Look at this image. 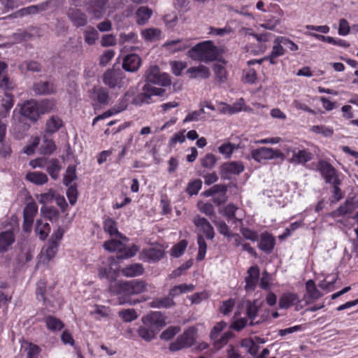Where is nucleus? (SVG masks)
Listing matches in <instances>:
<instances>
[{"label":"nucleus","instance_id":"f257e3e1","mask_svg":"<svg viewBox=\"0 0 358 358\" xmlns=\"http://www.w3.org/2000/svg\"><path fill=\"white\" fill-rule=\"evenodd\" d=\"M148 284L143 280L135 279L128 281H119L114 285L115 292L120 295V304L136 305L140 301L131 298L145 292L147 290Z\"/></svg>","mask_w":358,"mask_h":358},{"label":"nucleus","instance_id":"f03ea898","mask_svg":"<svg viewBox=\"0 0 358 358\" xmlns=\"http://www.w3.org/2000/svg\"><path fill=\"white\" fill-rule=\"evenodd\" d=\"M187 54L193 60L208 63L216 60L220 52L213 41H205L190 48Z\"/></svg>","mask_w":358,"mask_h":358},{"label":"nucleus","instance_id":"7ed1b4c3","mask_svg":"<svg viewBox=\"0 0 358 358\" xmlns=\"http://www.w3.org/2000/svg\"><path fill=\"white\" fill-rule=\"evenodd\" d=\"M316 170L320 172L326 184L337 183V181L341 180V173L326 160L320 159L317 162Z\"/></svg>","mask_w":358,"mask_h":358},{"label":"nucleus","instance_id":"20e7f679","mask_svg":"<svg viewBox=\"0 0 358 358\" xmlns=\"http://www.w3.org/2000/svg\"><path fill=\"white\" fill-rule=\"evenodd\" d=\"M76 169L74 165H69L66 171L63 179V183L68 187L66 196L71 205H74L77 201L78 191L75 184L72 182L77 178Z\"/></svg>","mask_w":358,"mask_h":358},{"label":"nucleus","instance_id":"39448f33","mask_svg":"<svg viewBox=\"0 0 358 358\" xmlns=\"http://www.w3.org/2000/svg\"><path fill=\"white\" fill-rule=\"evenodd\" d=\"M45 112L39 108L38 102L34 99L25 101L21 105L20 110L21 115L32 122H36L41 114Z\"/></svg>","mask_w":358,"mask_h":358},{"label":"nucleus","instance_id":"423d86ee","mask_svg":"<svg viewBox=\"0 0 358 358\" xmlns=\"http://www.w3.org/2000/svg\"><path fill=\"white\" fill-rule=\"evenodd\" d=\"M147 84L152 83L163 87L169 86L171 80L169 74L161 73L159 68L155 65L152 66L145 73Z\"/></svg>","mask_w":358,"mask_h":358},{"label":"nucleus","instance_id":"0eeeda50","mask_svg":"<svg viewBox=\"0 0 358 358\" xmlns=\"http://www.w3.org/2000/svg\"><path fill=\"white\" fill-rule=\"evenodd\" d=\"M251 157L257 162L278 158H280L282 160L284 159V154L280 150L266 147L252 150Z\"/></svg>","mask_w":358,"mask_h":358},{"label":"nucleus","instance_id":"6e6552de","mask_svg":"<svg viewBox=\"0 0 358 358\" xmlns=\"http://www.w3.org/2000/svg\"><path fill=\"white\" fill-rule=\"evenodd\" d=\"M244 171L241 162L233 161L224 162L220 166V175L223 180H230L233 175L238 176Z\"/></svg>","mask_w":358,"mask_h":358},{"label":"nucleus","instance_id":"1a4fd4ad","mask_svg":"<svg viewBox=\"0 0 358 358\" xmlns=\"http://www.w3.org/2000/svg\"><path fill=\"white\" fill-rule=\"evenodd\" d=\"M124 78V73L120 69H107L102 76V80L105 85L111 89L116 87H121L122 80Z\"/></svg>","mask_w":358,"mask_h":358},{"label":"nucleus","instance_id":"9d476101","mask_svg":"<svg viewBox=\"0 0 358 358\" xmlns=\"http://www.w3.org/2000/svg\"><path fill=\"white\" fill-rule=\"evenodd\" d=\"M34 167H46V171L53 180H57L59 177V173L61 169L59 162L57 159H52L47 161L39 158L31 162Z\"/></svg>","mask_w":358,"mask_h":358},{"label":"nucleus","instance_id":"9b49d317","mask_svg":"<svg viewBox=\"0 0 358 358\" xmlns=\"http://www.w3.org/2000/svg\"><path fill=\"white\" fill-rule=\"evenodd\" d=\"M143 324H147L159 331L166 323L165 317L159 311H153L142 317Z\"/></svg>","mask_w":358,"mask_h":358},{"label":"nucleus","instance_id":"f8f14e48","mask_svg":"<svg viewBox=\"0 0 358 358\" xmlns=\"http://www.w3.org/2000/svg\"><path fill=\"white\" fill-rule=\"evenodd\" d=\"M313 157L314 155L311 152L303 148L302 145H299L294 155L288 158V162L292 164L305 166L307 162L313 159Z\"/></svg>","mask_w":358,"mask_h":358},{"label":"nucleus","instance_id":"ddd939ff","mask_svg":"<svg viewBox=\"0 0 358 358\" xmlns=\"http://www.w3.org/2000/svg\"><path fill=\"white\" fill-rule=\"evenodd\" d=\"M115 262L113 257H108L102 261L103 266H99V276L101 278H106L109 281H113L115 278V274L112 268L113 264Z\"/></svg>","mask_w":358,"mask_h":358},{"label":"nucleus","instance_id":"4468645a","mask_svg":"<svg viewBox=\"0 0 358 358\" xmlns=\"http://www.w3.org/2000/svg\"><path fill=\"white\" fill-rule=\"evenodd\" d=\"M141 65V57L134 53L126 55L123 59L122 68L128 72H136Z\"/></svg>","mask_w":358,"mask_h":358},{"label":"nucleus","instance_id":"2eb2a0df","mask_svg":"<svg viewBox=\"0 0 358 358\" xmlns=\"http://www.w3.org/2000/svg\"><path fill=\"white\" fill-rule=\"evenodd\" d=\"M275 244V238L268 232L265 231L260 235L258 248L266 254L272 252Z\"/></svg>","mask_w":358,"mask_h":358},{"label":"nucleus","instance_id":"dca6fc26","mask_svg":"<svg viewBox=\"0 0 358 358\" xmlns=\"http://www.w3.org/2000/svg\"><path fill=\"white\" fill-rule=\"evenodd\" d=\"M163 47L171 53L183 51L189 47V41L187 39L178 38L176 40L167 41L163 44Z\"/></svg>","mask_w":358,"mask_h":358},{"label":"nucleus","instance_id":"f3484780","mask_svg":"<svg viewBox=\"0 0 358 358\" xmlns=\"http://www.w3.org/2000/svg\"><path fill=\"white\" fill-rule=\"evenodd\" d=\"M280 36L275 38L273 41V46L272 48L271 53L265 57L267 61L272 65L277 64L275 59L280 56H282L285 53V49L283 48V44L280 43Z\"/></svg>","mask_w":358,"mask_h":358},{"label":"nucleus","instance_id":"a211bd4d","mask_svg":"<svg viewBox=\"0 0 358 358\" xmlns=\"http://www.w3.org/2000/svg\"><path fill=\"white\" fill-rule=\"evenodd\" d=\"M93 101L92 106L94 110H96L98 108H101L103 106L108 105L109 101L108 91L103 87H99L96 92H94Z\"/></svg>","mask_w":358,"mask_h":358},{"label":"nucleus","instance_id":"6ab92c4d","mask_svg":"<svg viewBox=\"0 0 358 358\" xmlns=\"http://www.w3.org/2000/svg\"><path fill=\"white\" fill-rule=\"evenodd\" d=\"M32 90L36 95L50 94L56 92L55 85L50 81H40L35 83Z\"/></svg>","mask_w":358,"mask_h":358},{"label":"nucleus","instance_id":"aec40b11","mask_svg":"<svg viewBox=\"0 0 358 358\" xmlns=\"http://www.w3.org/2000/svg\"><path fill=\"white\" fill-rule=\"evenodd\" d=\"M15 237L10 230L0 233V253L6 252L14 243Z\"/></svg>","mask_w":358,"mask_h":358},{"label":"nucleus","instance_id":"412c9836","mask_svg":"<svg viewBox=\"0 0 358 358\" xmlns=\"http://www.w3.org/2000/svg\"><path fill=\"white\" fill-rule=\"evenodd\" d=\"M194 224L201 229L208 239L212 240L214 238L215 231L213 227L207 219L197 216L194 219Z\"/></svg>","mask_w":358,"mask_h":358},{"label":"nucleus","instance_id":"4be33fe9","mask_svg":"<svg viewBox=\"0 0 358 358\" xmlns=\"http://www.w3.org/2000/svg\"><path fill=\"white\" fill-rule=\"evenodd\" d=\"M68 16L76 27L84 26L87 23L86 15L77 8H69Z\"/></svg>","mask_w":358,"mask_h":358},{"label":"nucleus","instance_id":"5701e85b","mask_svg":"<svg viewBox=\"0 0 358 358\" xmlns=\"http://www.w3.org/2000/svg\"><path fill=\"white\" fill-rule=\"evenodd\" d=\"M103 228L106 232L108 233L110 236H116L123 241L127 242L129 238L120 233L117 230L116 222L111 218H108L104 221Z\"/></svg>","mask_w":358,"mask_h":358},{"label":"nucleus","instance_id":"b1692460","mask_svg":"<svg viewBox=\"0 0 358 358\" xmlns=\"http://www.w3.org/2000/svg\"><path fill=\"white\" fill-rule=\"evenodd\" d=\"M357 208L358 201L355 198H348L345 203L338 208L337 212L339 215L343 216L352 213Z\"/></svg>","mask_w":358,"mask_h":358},{"label":"nucleus","instance_id":"393cba45","mask_svg":"<svg viewBox=\"0 0 358 358\" xmlns=\"http://www.w3.org/2000/svg\"><path fill=\"white\" fill-rule=\"evenodd\" d=\"M137 332L138 336L146 342H150L155 338L156 335L159 333L156 329L147 324L139 327Z\"/></svg>","mask_w":358,"mask_h":358},{"label":"nucleus","instance_id":"a878e982","mask_svg":"<svg viewBox=\"0 0 358 358\" xmlns=\"http://www.w3.org/2000/svg\"><path fill=\"white\" fill-rule=\"evenodd\" d=\"M175 306V301L169 296L161 298H155L150 303V306L154 308H169Z\"/></svg>","mask_w":358,"mask_h":358},{"label":"nucleus","instance_id":"bb28decb","mask_svg":"<svg viewBox=\"0 0 358 358\" xmlns=\"http://www.w3.org/2000/svg\"><path fill=\"white\" fill-rule=\"evenodd\" d=\"M144 268L141 264H130L122 269V274L125 277L132 278L142 275Z\"/></svg>","mask_w":358,"mask_h":358},{"label":"nucleus","instance_id":"cd10ccee","mask_svg":"<svg viewBox=\"0 0 358 358\" xmlns=\"http://www.w3.org/2000/svg\"><path fill=\"white\" fill-rule=\"evenodd\" d=\"M187 73H189L191 78H196L200 77L203 79H206L210 77V73L209 69L203 65H199L196 67H190L187 71Z\"/></svg>","mask_w":358,"mask_h":358},{"label":"nucleus","instance_id":"c85d7f7f","mask_svg":"<svg viewBox=\"0 0 358 358\" xmlns=\"http://www.w3.org/2000/svg\"><path fill=\"white\" fill-rule=\"evenodd\" d=\"M108 0H91V13L95 18H100L106 10V5Z\"/></svg>","mask_w":358,"mask_h":358},{"label":"nucleus","instance_id":"c756f323","mask_svg":"<svg viewBox=\"0 0 358 358\" xmlns=\"http://www.w3.org/2000/svg\"><path fill=\"white\" fill-rule=\"evenodd\" d=\"M150 94L149 93L148 84H145L143 87V92L138 94L131 101V103L135 106H141L143 103H150L151 102Z\"/></svg>","mask_w":358,"mask_h":358},{"label":"nucleus","instance_id":"7c9ffc66","mask_svg":"<svg viewBox=\"0 0 358 358\" xmlns=\"http://www.w3.org/2000/svg\"><path fill=\"white\" fill-rule=\"evenodd\" d=\"M62 126V120L58 116L53 115L46 122L45 132L50 134H55L58 131Z\"/></svg>","mask_w":358,"mask_h":358},{"label":"nucleus","instance_id":"2f4dec72","mask_svg":"<svg viewBox=\"0 0 358 358\" xmlns=\"http://www.w3.org/2000/svg\"><path fill=\"white\" fill-rule=\"evenodd\" d=\"M58 250V243L53 240H50L48 243L43 249V262L50 261L57 254Z\"/></svg>","mask_w":358,"mask_h":358},{"label":"nucleus","instance_id":"473e14b6","mask_svg":"<svg viewBox=\"0 0 358 358\" xmlns=\"http://www.w3.org/2000/svg\"><path fill=\"white\" fill-rule=\"evenodd\" d=\"M26 179L37 185H42L48 181L47 175L43 172H30L26 175Z\"/></svg>","mask_w":358,"mask_h":358},{"label":"nucleus","instance_id":"72a5a7b5","mask_svg":"<svg viewBox=\"0 0 358 358\" xmlns=\"http://www.w3.org/2000/svg\"><path fill=\"white\" fill-rule=\"evenodd\" d=\"M238 208L233 203L227 205L223 209V215L227 217L229 222L236 224L238 222L242 224V220L236 217V211Z\"/></svg>","mask_w":358,"mask_h":358},{"label":"nucleus","instance_id":"f704fd0d","mask_svg":"<svg viewBox=\"0 0 358 358\" xmlns=\"http://www.w3.org/2000/svg\"><path fill=\"white\" fill-rule=\"evenodd\" d=\"M50 227L48 223L43 222L42 220H37L36 222L35 232L39 238L44 241L48 236Z\"/></svg>","mask_w":358,"mask_h":358},{"label":"nucleus","instance_id":"c9c22d12","mask_svg":"<svg viewBox=\"0 0 358 358\" xmlns=\"http://www.w3.org/2000/svg\"><path fill=\"white\" fill-rule=\"evenodd\" d=\"M45 322L47 328L52 331H60L64 327L62 320L51 315H48L45 318Z\"/></svg>","mask_w":358,"mask_h":358},{"label":"nucleus","instance_id":"e433bc0d","mask_svg":"<svg viewBox=\"0 0 358 358\" xmlns=\"http://www.w3.org/2000/svg\"><path fill=\"white\" fill-rule=\"evenodd\" d=\"M143 253L148 259L153 262H158L164 256V250L156 248L145 249Z\"/></svg>","mask_w":358,"mask_h":358},{"label":"nucleus","instance_id":"4c0bfd02","mask_svg":"<svg viewBox=\"0 0 358 358\" xmlns=\"http://www.w3.org/2000/svg\"><path fill=\"white\" fill-rule=\"evenodd\" d=\"M178 337L185 348H189L194 345L196 341L195 330L193 328H189Z\"/></svg>","mask_w":358,"mask_h":358},{"label":"nucleus","instance_id":"58836bf2","mask_svg":"<svg viewBox=\"0 0 358 358\" xmlns=\"http://www.w3.org/2000/svg\"><path fill=\"white\" fill-rule=\"evenodd\" d=\"M337 183H332L331 186V196L330 197L331 203H336L341 200L344 196V192L341 189L340 186L342 184V180L337 181Z\"/></svg>","mask_w":358,"mask_h":358},{"label":"nucleus","instance_id":"ea45409f","mask_svg":"<svg viewBox=\"0 0 358 358\" xmlns=\"http://www.w3.org/2000/svg\"><path fill=\"white\" fill-rule=\"evenodd\" d=\"M152 14V10L150 8L146 6L140 7L136 11L137 23L141 25L145 24Z\"/></svg>","mask_w":358,"mask_h":358},{"label":"nucleus","instance_id":"a19ab883","mask_svg":"<svg viewBox=\"0 0 358 358\" xmlns=\"http://www.w3.org/2000/svg\"><path fill=\"white\" fill-rule=\"evenodd\" d=\"M222 62L223 64L216 63L213 66V70L215 73V78L220 83H222L227 80V71L224 66L226 62L224 60H222Z\"/></svg>","mask_w":358,"mask_h":358},{"label":"nucleus","instance_id":"79ce46f5","mask_svg":"<svg viewBox=\"0 0 358 358\" xmlns=\"http://www.w3.org/2000/svg\"><path fill=\"white\" fill-rule=\"evenodd\" d=\"M103 247L106 250L110 252L117 251V255H120L122 250L124 248V243L120 240L111 239L106 241Z\"/></svg>","mask_w":358,"mask_h":358},{"label":"nucleus","instance_id":"37998d69","mask_svg":"<svg viewBox=\"0 0 358 358\" xmlns=\"http://www.w3.org/2000/svg\"><path fill=\"white\" fill-rule=\"evenodd\" d=\"M38 210V206L34 202L28 203L23 210V218L24 220H28V222H33L34 217Z\"/></svg>","mask_w":358,"mask_h":358},{"label":"nucleus","instance_id":"c03bdc74","mask_svg":"<svg viewBox=\"0 0 358 358\" xmlns=\"http://www.w3.org/2000/svg\"><path fill=\"white\" fill-rule=\"evenodd\" d=\"M234 336V334L230 331H226L224 332L220 338L219 336L217 339H211L213 341V346L214 348L216 350H220L221 348H222L227 343L229 342V341Z\"/></svg>","mask_w":358,"mask_h":358},{"label":"nucleus","instance_id":"a18cd8bd","mask_svg":"<svg viewBox=\"0 0 358 358\" xmlns=\"http://www.w3.org/2000/svg\"><path fill=\"white\" fill-rule=\"evenodd\" d=\"M44 10L43 5L38 6H31L26 8H23L20 9L17 12L14 13L15 16L17 17H24L30 14L37 13L39 10Z\"/></svg>","mask_w":358,"mask_h":358},{"label":"nucleus","instance_id":"49530a36","mask_svg":"<svg viewBox=\"0 0 358 358\" xmlns=\"http://www.w3.org/2000/svg\"><path fill=\"white\" fill-rule=\"evenodd\" d=\"M109 312L110 310L108 308L94 305L93 308L91 310V315H94L97 320H100L101 318L107 319Z\"/></svg>","mask_w":358,"mask_h":358},{"label":"nucleus","instance_id":"de8ad7c7","mask_svg":"<svg viewBox=\"0 0 358 358\" xmlns=\"http://www.w3.org/2000/svg\"><path fill=\"white\" fill-rule=\"evenodd\" d=\"M307 293L312 299H318L322 296V294L317 289L315 282L309 280L306 283Z\"/></svg>","mask_w":358,"mask_h":358},{"label":"nucleus","instance_id":"09e8293b","mask_svg":"<svg viewBox=\"0 0 358 358\" xmlns=\"http://www.w3.org/2000/svg\"><path fill=\"white\" fill-rule=\"evenodd\" d=\"M197 243L199 245V251H198V254L196 256V260L201 261L205 258L206 250H207V244H206L203 236L198 235Z\"/></svg>","mask_w":358,"mask_h":358},{"label":"nucleus","instance_id":"8fccbe9b","mask_svg":"<svg viewBox=\"0 0 358 358\" xmlns=\"http://www.w3.org/2000/svg\"><path fill=\"white\" fill-rule=\"evenodd\" d=\"M55 148L52 140L44 138L40 148L41 153L43 155H50L55 150Z\"/></svg>","mask_w":358,"mask_h":358},{"label":"nucleus","instance_id":"3c124183","mask_svg":"<svg viewBox=\"0 0 358 358\" xmlns=\"http://www.w3.org/2000/svg\"><path fill=\"white\" fill-rule=\"evenodd\" d=\"M138 250V248L136 245H133L131 248H127L124 244V248L120 255H117L116 257L120 259L130 258L135 256Z\"/></svg>","mask_w":358,"mask_h":358},{"label":"nucleus","instance_id":"603ef678","mask_svg":"<svg viewBox=\"0 0 358 358\" xmlns=\"http://www.w3.org/2000/svg\"><path fill=\"white\" fill-rule=\"evenodd\" d=\"M41 213L50 222L57 221L59 218L58 211L52 208L42 207L41 208Z\"/></svg>","mask_w":358,"mask_h":358},{"label":"nucleus","instance_id":"864d4df0","mask_svg":"<svg viewBox=\"0 0 358 358\" xmlns=\"http://www.w3.org/2000/svg\"><path fill=\"white\" fill-rule=\"evenodd\" d=\"M237 148V146L231 143H224L222 144L219 148V152L225 156L226 158H230L233 152L235 149Z\"/></svg>","mask_w":358,"mask_h":358},{"label":"nucleus","instance_id":"5fc2aeb1","mask_svg":"<svg viewBox=\"0 0 358 358\" xmlns=\"http://www.w3.org/2000/svg\"><path fill=\"white\" fill-rule=\"evenodd\" d=\"M119 316L126 322H130L138 317L137 313L134 309L122 310L119 312Z\"/></svg>","mask_w":358,"mask_h":358},{"label":"nucleus","instance_id":"6e6d98bb","mask_svg":"<svg viewBox=\"0 0 358 358\" xmlns=\"http://www.w3.org/2000/svg\"><path fill=\"white\" fill-rule=\"evenodd\" d=\"M202 182L200 179H196L193 181H191L188 183L186 192L190 195H196L198 194L199 191L201 188Z\"/></svg>","mask_w":358,"mask_h":358},{"label":"nucleus","instance_id":"4d7b16f0","mask_svg":"<svg viewBox=\"0 0 358 358\" xmlns=\"http://www.w3.org/2000/svg\"><path fill=\"white\" fill-rule=\"evenodd\" d=\"M180 329L178 327L171 326L162 332L160 338L164 341H169L173 338L179 331Z\"/></svg>","mask_w":358,"mask_h":358},{"label":"nucleus","instance_id":"13d9d810","mask_svg":"<svg viewBox=\"0 0 358 358\" xmlns=\"http://www.w3.org/2000/svg\"><path fill=\"white\" fill-rule=\"evenodd\" d=\"M187 245L186 240H182L176 244L171 249V254L175 257H180L185 252Z\"/></svg>","mask_w":358,"mask_h":358},{"label":"nucleus","instance_id":"bf43d9fd","mask_svg":"<svg viewBox=\"0 0 358 358\" xmlns=\"http://www.w3.org/2000/svg\"><path fill=\"white\" fill-rule=\"evenodd\" d=\"M161 34V31L158 29L150 28L146 29L142 31V36L145 41H153L154 39L159 38Z\"/></svg>","mask_w":358,"mask_h":358},{"label":"nucleus","instance_id":"052dcab7","mask_svg":"<svg viewBox=\"0 0 358 358\" xmlns=\"http://www.w3.org/2000/svg\"><path fill=\"white\" fill-rule=\"evenodd\" d=\"M311 131L316 134H321L325 137H330L334 134L333 129L324 125H315L311 128Z\"/></svg>","mask_w":358,"mask_h":358},{"label":"nucleus","instance_id":"680f3d73","mask_svg":"<svg viewBox=\"0 0 358 358\" xmlns=\"http://www.w3.org/2000/svg\"><path fill=\"white\" fill-rule=\"evenodd\" d=\"M216 227L217 228L220 234L227 237L229 240L231 238V234L233 233L230 231L229 227L224 221H213Z\"/></svg>","mask_w":358,"mask_h":358},{"label":"nucleus","instance_id":"e2e57ef3","mask_svg":"<svg viewBox=\"0 0 358 358\" xmlns=\"http://www.w3.org/2000/svg\"><path fill=\"white\" fill-rule=\"evenodd\" d=\"M217 162L216 157L212 153H208L201 159V165L207 169H213Z\"/></svg>","mask_w":358,"mask_h":358},{"label":"nucleus","instance_id":"0e129e2a","mask_svg":"<svg viewBox=\"0 0 358 358\" xmlns=\"http://www.w3.org/2000/svg\"><path fill=\"white\" fill-rule=\"evenodd\" d=\"M234 305V299H229L222 302L220 306V311L225 315H229L232 311Z\"/></svg>","mask_w":358,"mask_h":358},{"label":"nucleus","instance_id":"69168bd1","mask_svg":"<svg viewBox=\"0 0 358 358\" xmlns=\"http://www.w3.org/2000/svg\"><path fill=\"white\" fill-rule=\"evenodd\" d=\"M227 322L224 321H221L217 322L211 329L210 333V339H217L219 336V334L221 331L224 330L227 327Z\"/></svg>","mask_w":358,"mask_h":358},{"label":"nucleus","instance_id":"338daca9","mask_svg":"<svg viewBox=\"0 0 358 358\" xmlns=\"http://www.w3.org/2000/svg\"><path fill=\"white\" fill-rule=\"evenodd\" d=\"M1 105L6 112L9 111L14 105V96L6 92L3 98L1 99Z\"/></svg>","mask_w":358,"mask_h":358},{"label":"nucleus","instance_id":"774afa93","mask_svg":"<svg viewBox=\"0 0 358 358\" xmlns=\"http://www.w3.org/2000/svg\"><path fill=\"white\" fill-rule=\"evenodd\" d=\"M241 233L243 236V237L251 241H257L259 239V235L257 231H252L249 228L242 227L241 229Z\"/></svg>","mask_w":358,"mask_h":358}]
</instances>
